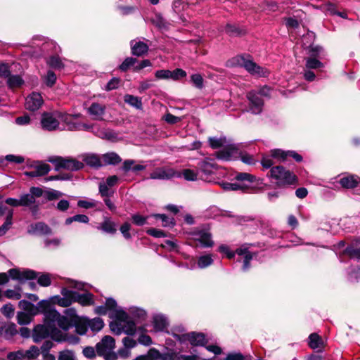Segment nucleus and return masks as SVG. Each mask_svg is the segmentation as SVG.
Here are the masks:
<instances>
[{
    "instance_id": "f257e3e1",
    "label": "nucleus",
    "mask_w": 360,
    "mask_h": 360,
    "mask_svg": "<svg viewBox=\"0 0 360 360\" xmlns=\"http://www.w3.org/2000/svg\"><path fill=\"white\" fill-rule=\"evenodd\" d=\"M105 306L110 311V317L113 319L110 323L111 331L117 335L122 333L132 335L136 333V326L131 320L128 314L121 307H118L117 302L113 298L106 299Z\"/></svg>"
},
{
    "instance_id": "f03ea898",
    "label": "nucleus",
    "mask_w": 360,
    "mask_h": 360,
    "mask_svg": "<svg viewBox=\"0 0 360 360\" xmlns=\"http://www.w3.org/2000/svg\"><path fill=\"white\" fill-rule=\"evenodd\" d=\"M62 297L54 296L53 302L63 307L71 305L73 302H78L82 306H89L94 304L93 295L90 292L79 293L76 291L63 288L61 290Z\"/></svg>"
},
{
    "instance_id": "7ed1b4c3",
    "label": "nucleus",
    "mask_w": 360,
    "mask_h": 360,
    "mask_svg": "<svg viewBox=\"0 0 360 360\" xmlns=\"http://www.w3.org/2000/svg\"><path fill=\"white\" fill-rule=\"evenodd\" d=\"M208 142L210 147L217 149L224 147L223 149L216 152V157L219 160H230L237 152V148L233 144L228 143L226 139L224 136L219 138L210 137Z\"/></svg>"
},
{
    "instance_id": "20e7f679",
    "label": "nucleus",
    "mask_w": 360,
    "mask_h": 360,
    "mask_svg": "<svg viewBox=\"0 0 360 360\" xmlns=\"http://www.w3.org/2000/svg\"><path fill=\"white\" fill-rule=\"evenodd\" d=\"M234 65L244 68L250 74L257 77H267L269 71L255 63L250 55H240L234 57L232 60Z\"/></svg>"
},
{
    "instance_id": "39448f33",
    "label": "nucleus",
    "mask_w": 360,
    "mask_h": 360,
    "mask_svg": "<svg viewBox=\"0 0 360 360\" xmlns=\"http://www.w3.org/2000/svg\"><path fill=\"white\" fill-rule=\"evenodd\" d=\"M267 176L274 181L278 186L290 185L295 182L296 176L283 166L272 167Z\"/></svg>"
},
{
    "instance_id": "423d86ee",
    "label": "nucleus",
    "mask_w": 360,
    "mask_h": 360,
    "mask_svg": "<svg viewBox=\"0 0 360 360\" xmlns=\"http://www.w3.org/2000/svg\"><path fill=\"white\" fill-rule=\"evenodd\" d=\"M115 347V339L110 336H104L96 345V353L105 360H116L117 354L113 351Z\"/></svg>"
},
{
    "instance_id": "0eeeda50",
    "label": "nucleus",
    "mask_w": 360,
    "mask_h": 360,
    "mask_svg": "<svg viewBox=\"0 0 360 360\" xmlns=\"http://www.w3.org/2000/svg\"><path fill=\"white\" fill-rule=\"evenodd\" d=\"M8 276L13 280H17L20 283L30 279H34L38 276V274L32 270L25 269L20 271L18 269H11L7 273H0V285L8 282Z\"/></svg>"
},
{
    "instance_id": "6e6552de",
    "label": "nucleus",
    "mask_w": 360,
    "mask_h": 360,
    "mask_svg": "<svg viewBox=\"0 0 360 360\" xmlns=\"http://www.w3.org/2000/svg\"><path fill=\"white\" fill-rule=\"evenodd\" d=\"M219 250L221 252L225 253L229 259L233 258L235 254L243 257V270L247 271L250 268V262L252 259L253 255L250 251H248V248L246 245H243L237 248L235 252L231 251L229 248L224 245L219 246Z\"/></svg>"
},
{
    "instance_id": "1a4fd4ad",
    "label": "nucleus",
    "mask_w": 360,
    "mask_h": 360,
    "mask_svg": "<svg viewBox=\"0 0 360 360\" xmlns=\"http://www.w3.org/2000/svg\"><path fill=\"white\" fill-rule=\"evenodd\" d=\"M62 116L63 112L60 111L44 112L41 118V127L47 131L56 130L59 127Z\"/></svg>"
},
{
    "instance_id": "9d476101",
    "label": "nucleus",
    "mask_w": 360,
    "mask_h": 360,
    "mask_svg": "<svg viewBox=\"0 0 360 360\" xmlns=\"http://www.w3.org/2000/svg\"><path fill=\"white\" fill-rule=\"evenodd\" d=\"M38 305L40 309L39 313L44 314V319L47 322L49 326L51 328H52V326H55V323L60 314L52 308L51 303L49 301L41 300L38 302Z\"/></svg>"
},
{
    "instance_id": "9b49d317",
    "label": "nucleus",
    "mask_w": 360,
    "mask_h": 360,
    "mask_svg": "<svg viewBox=\"0 0 360 360\" xmlns=\"http://www.w3.org/2000/svg\"><path fill=\"white\" fill-rule=\"evenodd\" d=\"M192 238L202 248H212L214 241L212 239V234L209 229L205 227L197 228L191 233Z\"/></svg>"
},
{
    "instance_id": "f8f14e48",
    "label": "nucleus",
    "mask_w": 360,
    "mask_h": 360,
    "mask_svg": "<svg viewBox=\"0 0 360 360\" xmlns=\"http://www.w3.org/2000/svg\"><path fill=\"white\" fill-rule=\"evenodd\" d=\"M51 162L56 165V169L63 168L70 171H77L82 169L84 163L74 158H56L55 160H51Z\"/></svg>"
},
{
    "instance_id": "ddd939ff",
    "label": "nucleus",
    "mask_w": 360,
    "mask_h": 360,
    "mask_svg": "<svg viewBox=\"0 0 360 360\" xmlns=\"http://www.w3.org/2000/svg\"><path fill=\"white\" fill-rule=\"evenodd\" d=\"M174 177L180 178L181 174L168 167H158L150 174V179L155 180H168Z\"/></svg>"
},
{
    "instance_id": "4468645a",
    "label": "nucleus",
    "mask_w": 360,
    "mask_h": 360,
    "mask_svg": "<svg viewBox=\"0 0 360 360\" xmlns=\"http://www.w3.org/2000/svg\"><path fill=\"white\" fill-rule=\"evenodd\" d=\"M178 340L181 342H189L193 346H205L207 340L205 335L202 333L191 332L176 335Z\"/></svg>"
},
{
    "instance_id": "2eb2a0df",
    "label": "nucleus",
    "mask_w": 360,
    "mask_h": 360,
    "mask_svg": "<svg viewBox=\"0 0 360 360\" xmlns=\"http://www.w3.org/2000/svg\"><path fill=\"white\" fill-rule=\"evenodd\" d=\"M247 98L249 101V111L257 115L262 111L264 101L258 95L256 90H252L247 94Z\"/></svg>"
},
{
    "instance_id": "dca6fc26",
    "label": "nucleus",
    "mask_w": 360,
    "mask_h": 360,
    "mask_svg": "<svg viewBox=\"0 0 360 360\" xmlns=\"http://www.w3.org/2000/svg\"><path fill=\"white\" fill-rule=\"evenodd\" d=\"M86 112L91 118L96 121L105 120L106 106L104 104L93 102L87 108Z\"/></svg>"
},
{
    "instance_id": "f3484780",
    "label": "nucleus",
    "mask_w": 360,
    "mask_h": 360,
    "mask_svg": "<svg viewBox=\"0 0 360 360\" xmlns=\"http://www.w3.org/2000/svg\"><path fill=\"white\" fill-rule=\"evenodd\" d=\"M44 103V99L41 94L32 92L25 99V107L30 111H36L39 109Z\"/></svg>"
},
{
    "instance_id": "a211bd4d",
    "label": "nucleus",
    "mask_w": 360,
    "mask_h": 360,
    "mask_svg": "<svg viewBox=\"0 0 360 360\" xmlns=\"http://www.w3.org/2000/svg\"><path fill=\"white\" fill-rule=\"evenodd\" d=\"M92 133L102 139L108 141H114L117 139V134L109 129L103 127L101 125L94 123Z\"/></svg>"
},
{
    "instance_id": "6ab92c4d",
    "label": "nucleus",
    "mask_w": 360,
    "mask_h": 360,
    "mask_svg": "<svg viewBox=\"0 0 360 360\" xmlns=\"http://www.w3.org/2000/svg\"><path fill=\"white\" fill-rule=\"evenodd\" d=\"M213 263V259L211 255H202L198 257L197 263L194 259H192L190 264L182 265L188 269H195L196 267L200 269H205L210 266Z\"/></svg>"
},
{
    "instance_id": "aec40b11",
    "label": "nucleus",
    "mask_w": 360,
    "mask_h": 360,
    "mask_svg": "<svg viewBox=\"0 0 360 360\" xmlns=\"http://www.w3.org/2000/svg\"><path fill=\"white\" fill-rule=\"evenodd\" d=\"M51 332H53L51 328L45 325L36 326L32 332V338L34 342H39L49 336Z\"/></svg>"
},
{
    "instance_id": "412c9836",
    "label": "nucleus",
    "mask_w": 360,
    "mask_h": 360,
    "mask_svg": "<svg viewBox=\"0 0 360 360\" xmlns=\"http://www.w3.org/2000/svg\"><path fill=\"white\" fill-rule=\"evenodd\" d=\"M27 231L30 234L37 235H51L52 233L51 229L44 222L32 224Z\"/></svg>"
},
{
    "instance_id": "4be33fe9",
    "label": "nucleus",
    "mask_w": 360,
    "mask_h": 360,
    "mask_svg": "<svg viewBox=\"0 0 360 360\" xmlns=\"http://www.w3.org/2000/svg\"><path fill=\"white\" fill-rule=\"evenodd\" d=\"M51 170L49 165L46 163H38L33 167L32 170L26 172L25 175L30 177H37L46 175Z\"/></svg>"
},
{
    "instance_id": "5701e85b",
    "label": "nucleus",
    "mask_w": 360,
    "mask_h": 360,
    "mask_svg": "<svg viewBox=\"0 0 360 360\" xmlns=\"http://www.w3.org/2000/svg\"><path fill=\"white\" fill-rule=\"evenodd\" d=\"M82 162L92 167H100L103 165L99 155L94 153H84L81 155Z\"/></svg>"
},
{
    "instance_id": "b1692460",
    "label": "nucleus",
    "mask_w": 360,
    "mask_h": 360,
    "mask_svg": "<svg viewBox=\"0 0 360 360\" xmlns=\"http://www.w3.org/2000/svg\"><path fill=\"white\" fill-rule=\"evenodd\" d=\"M131 53L136 56H141L148 51V46L143 41H131Z\"/></svg>"
},
{
    "instance_id": "393cba45",
    "label": "nucleus",
    "mask_w": 360,
    "mask_h": 360,
    "mask_svg": "<svg viewBox=\"0 0 360 360\" xmlns=\"http://www.w3.org/2000/svg\"><path fill=\"white\" fill-rule=\"evenodd\" d=\"M360 179L354 175L345 176L342 177L339 181V184L342 188H352L357 186Z\"/></svg>"
},
{
    "instance_id": "a878e982",
    "label": "nucleus",
    "mask_w": 360,
    "mask_h": 360,
    "mask_svg": "<svg viewBox=\"0 0 360 360\" xmlns=\"http://www.w3.org/2000/svg\"><path fill=\"white\" fill-rule=\"evenodd\" d=\"M200 169L206 174H210L212 172L213 169H217V164L213 159L205 158L198 164Z\"/></svg>"
},
{
    "instance_id": "bb28decb",
    "label": "nucleus",
    "mask_w": 360,
    "mask_h": 360,
    "mask_svg": "<svg viewBox=\"0 0 360 360\" xmlns=\"http://www.w3.org/2000/svg\"><path fill=\"white\" fill-rule=\"evenodd\" d=\"M19 307L31 314L32 315L37 314L39 313L40 309L38 304L37 306H34L31 302L24 300L19 302Z\"/></svg>"
},
{
    "instance_id": "cd10ccee",
    "label": "nucleus",
    "mask_w": 360,
    "mask_h": 360,
    "mask_svg": "<svg viewBox=\"0 0 360 360\" xmlns=\"http://www.w3.org/2000/svg\"><path fill=\"white\" fill-rule=\"evenodd\" d=\"M168 325L167 320L163 315H156L153 318V326L157 331H163Z\"/></svg>"
},
{
    "instance_id": "c85d7f7f",
    "label": "nucleus",
    "mask_w": 360,
    "mask_h": 360,
    "mask_svg": "<svg viewBox=\"0 0 360 360\" xmlns=\"http://www.w3.org/2000/svg\"><path fill=\"white\" fill-rule=\"evenodd\" d=\"M13 210H9L7 212L4 223L0 226V236H4L6 232L11 228L13 224Z\"/></svg>"
},
{
    "instance_id": "c756f323",
    "label": "nucleus",
    "mask_w": 360,
    "mask_h": 360,
    "mask_svg": "<svg viewBox=\"0 0 360 360\" xmlns=\"http://www.w3.org/2000/svg\"><path fill=\"white\" fill-rule=\"evenodd\" d=\"M124 101L129 105L134 107L136 109H142L141 98L130 94H126L124 96Z\"/></svg>"
},
{
    "instance_id": "7c9ffc66",
    "label": "nucleus",
    "mask_w": 360,
    "mask_h": 360,
    "mask_svg": "<svg viewBox=\"0 0 360 360\" xmlns=\"http://www.w3.org/2000/svg\"><path fill=\"white\" fill-rule=\"evenodd\" d=\"M134 163L135 161L133 160H127L123 162L122 169L127 172H129L130 169H131L133 172H138L144 170L146 169V166L142 165H136L133 166Z\"/></svg>"
},
{
    "instance_id": "2f4dec72",
    "label": "nucleus",
    "mask_w": 360,
    "mask_h": 360,
    "mask_svg": "<svg viewBox=\"0 0 360 360\" xmlns=\"http://www.w3.org/2000/svg\"><path fill=\"white\" fill-rule=\"evenodd\" d=\"M32 44L33 46L40 47L42 52L48 51L51 47L54 46V43L53 41L46 40L44 38L34 39Z\"/></svg>"
},
{
    "instance_id": "473e14b6",
    "label": "nucleus",
    "mask_w": 360,
    "mask_h": 360,
    "mask_svg": "<svg viewBox=\"0 0 360 360\" xmlns=\"http://www.w3.org/2000/svg\"><path fill=\"white\" fill-rule=\"evenodd\" d=\"M321 338L316 333H311L309 336V346L313 349H318L323 346Z\"/></svg>"
},
{
    "instance_id": "72a5a7b5",
    "label": "nucleus",
    "mask_w": 360,
    "mask_h": 360,
    "mask_svg": "<svg viewBox=\"0 0 360 360\" xmlns=\"http://www.w3.org/2000/svg\"><path fill=\"white\" fill-rule=\"evenodd\" d=\"M103 160L105 165H117L122 161L121 158L114 152L103 155Z\"/></svg>"
},
{
    "instance_id": "f704fd0d",
    "label": "nucleus",
    "mask_w": 360,
    "mask_h": 360,
    "mask_svg": "<svg viewBox=\"0 0 360 360\" xmlns=\"http://www.w3.org/2000/svg\"><path fill=\"white\" fill-rule=\"evenodd\" d=\"M86 321L89 328L94 332L101 330L104 326L103 321L98 317L92 319H87Z\"/></svg>"
},
{
    "instance_id": "c9c22d12",
    "label": "nucleus",
    "mask_w": 360,
    "mask_h": 360,
    "mask_svg": "<svg viewBox=\"0 0 360 360\" xmlns=\"http://www.w3.org/2000/svg\"><path fill=\"white\" fill-rule=\"evenodd\" d=\"M150 21L153 25L159 29H167L168 23L163 18V17L160 14H155L153 17L151 18Z\"/></svg>"
},
{
    "instance_id": "e433bc0d",
    "label": "nucleus",
    "mask_w": 360,
    "mask_h": 360,
    "mask_svg": "<svg viewBox=\"0 0 360 360\" xmlns=\"http://www.w3.org/2000/svg\"><path fill=\"white\" fill-rule=\"evenodd\" d=\"M22 289L19 285H16L14 289H8L4 292V295L8 299L11 300H20L21 295Z\"/></svg>"
},
{
    "instance_id": "4c0bfd02",
    "label": "nucleus",
    "mask_w": 360,
    "mask_h": 360,
    "mask_svg": "<svg viewBox=\"0 0 360 360\" xmlns=\"http://www.w3.org/2000/svg\"><path fill=\"white\" fill-rule=\"evenodd\" d=\"M316 57L310 56L306 58V68L307 69H320L323 68L324 65Z\"/></svg>"
},
{
    "instance_id": "58836bf2",
    "label": "nucleus",
    "mask_w": 360,
    "mask_h": 360,
    "mask_svg": "<svg viewBox=\"0 0 360 360\" xmlns=\"http://www.w3.org/2000/svg\"><path fill=\"white\" fill-rule=\"evenodd\" d=\"M101 227L104 232L108 233L114 234L116 232V224L108 218L104 219Z\"/></svg>"
},
{
    "instance_id": "ea45409f",
    "label": "nucleus",
    "mask_w": 360,
    "mask_h": 360,
    "mask_svg": "<svg viewBox=\"0 0 360 360\" xmlns=\"http://www.w3.org/2000/svg\"><path fill=\"white\" fill-rule=\"evenodd\" d=\"M129 314L131 315L133 319L138 321L144 320L146 316V311L137 307L130 308Z\"/></svg>"
},
{
    "instance_id": "a19ab883",
    "label": "nucleus",
    "mask_w": 360,
    "mask_h": 360,
    "mask_svg": "<svg viewBox=\"0 0 360 360\" xmlns=\"http://www.w3.org/2000/svg\"><path fill=\"white\" fill-rule=\"evenodd\" d=\"M56 326L64 330H68L73 324L67 317L60 314L59 318L55 323V326Z\"/></svg>"
},
{
    "instance_id": "79ce46f5",
    "label": "nucleus",
    "mask_w": 360,
    "mask_h": 360,
    "mask_svg": "<svg viewBox=\"0 0 360 360\" xmlns=\"http://www.w3.org/2000/svg\"><path fill=\"white\" fill-rule=\"evenodd\" d=\"M33 316L28 312L19 311L17 314L18 323L20 325H27L32 321Z\"/></svg>"
},
{
    "instance_id": "37998d69",
    "label": "nucleus",
    "mask_w": 360,
    "mask_h": 360,
    "mask_svg": "<svg viewBox=\"0 0 360 360\" xmlns=\"http://www.w3.org/2000/svg\"><path fill=\"white\" fill-rule=\"evenodd\" d=\"M3 330V333L6 338H11L18 333L17 326L13 323L5 325Z\"/></svg>"
},
{
    "instance_id": "c03bdc74",
    "label": "nucleus",
    "mask_w": 360,
    "mask_h": 360,
    "mask_svg": "<svg viewBox=\"0 0 360 360\" xmlns=\"http://www.w3.org/2000/svg\"><path fill=\"white\" fill-rule=\"evenodd\" d=\"M7 78V84L10 88L20 87L24 82L19 75H9Z\"/></svg>"
},
{
    "instance_id": "a18cd8bd",
    "label": "nucleus",
    "mask_w": 360,
    "mask_h": 360,
    "mask_svg": "<svg viewBox=\"0 0 360 360\" xmlns=\"http://www.w3.org/2000/svg\"><path fill=\"white\" fill-rule=\"evenodd\" d=\"M80 114H76L75 115L65 114L63 112V117L61 118V122H63L66 124L67 128L68 130L72 131V125L75 124V121H74L75 117H80Z\"/></svg>"
},
{
    "instance_id": "49530a36",
    "label": "nucleus",
    "mask_w": 360,
    "mask_h": 360,
    "mask_svg": "<svg viewBox=\"0 0 360 360\" xmlns=\"http://www.w3.org/2000/svg\"><path fill=\"white\" fill-rule=\"evenodd\" d=\"M40 352L37 346H31L29 349L24 350L25 360H30L36 359L39 356Z\"/></svg>"
},
{
    "instance_id": "de8ad7c7",
    "label": "nucleus",
    "mask_w": 360,
    "mask_h": 360,
    "mask_svg": "<svg viewBox=\"0 0 360 360\" xmlns=\"http://www.w3.org/2000/svg\"><path fill=\"white\" fill-rule=\"evenodd\" d=\"M270 154L277 161H284L288 158V151L281 149L271 150Z\"/></svg>"
},
{
    "instance_id": "09e8293b",
    "label": "nucleus",
    "mask_w": 360,
    "mask_h": 360,
    "mask_svg": "<svg viewBox=\"0 0 360 360\" xmlns=\"http://www.w3.org/2000/svg\"><path fill=\"white\" fill-rule=\"evenodd\" d=\"M235 179L238 181H242V182L248 181L250 183H252V182L255 181L256 176L254 175H252L249 173L240 172V173H238L236 175Z\"/></svg>"
},
{
    "instance_id": "8fccbe9b",
    "label": "nucleus",
    "mask_w": 360,
    "mask_h": 360,
    "mask_svg": "<svg viewBox=\"0 0 360 360\" xmlns=\"http://www.w3.org/2000/svg\"><path fill=\"white\" fill-rule=\"evenodd\" d=\"M179 172L181 174V177L183 176L187 181H195L198 178V173L193 169H186Z\"/></svg>"
},
{
    "instance_id": "3c124183",
    "label": "nucleus",
    "mask_w": 360,
    "mask_h": 360,
    "mask_svg": "<svg viewBox=\"0 0 360 360\" xmlns=\"http://www.w3.org/2000/svg\"><path fill=\"white\" fill-rule=\"evenodd\" d=\"M20 206H30L35 202V198L30 193L23 194L20 198Z\"/></svg>"
},
{
    "instance_id": "603ef678",
    "label": "nucleus",
    "mask_w": 360,
    "mask_h": 360,
    "mask_svg": "<svg viewBox=\"0 0 360 360\" xmlns=\"http://www.w3.org/2000/svg\"><path fill=\"white\" fill-rule=\"evenodd\" d=\"M58 360H76V356L72 351L65 349L59 352Z\"/></svg>"
},
{
    "instance_id": "864d4df0",
    "label": "nucleus",
    "mask_w": 360,
    "mask_h": 360,
    "mask_svg": "<svg viewBox=\"0 0 360 360\" xmlns=\"http://www.w3.org/2000/svg\"><path fill=\"white\" fill-rule=\"evenodd\" d=\"M222 188L226 191H238L243 190L245 186L239 183H229L225 182L221 184Z\"/></svg>"
},
{
    "instance_id": "5fc2aeb1",
    "label": "nucleus",
    "mask_w": 360,
    "mask_h": 360,
    "mask_svg": "<svg viewBox=\"0 0 360 360\" xmlns=\"http://www.w3.org/2000/svg\"><path fill=\"white\" fill-rule=\"evenodd\" d=\"M276 163V162L274 160V158L271 156V154L264 155L261 160V164L265 169L271 167Z\"/></svg>"
},
{
    "instance_id": "6e6d98bb",
    "label": "nucleus",
    "mask_w": 360,
    "mask_h": 360,
    "mask_svg": "<svg viewBox=\"0 0 360 360\" xmlns=\"http://www.w3.org/2000/svg\"><path fill=\"white\" fill-rule=\"evenodd\" d=\"M8 360H25L24 350L19 349L7 354Z\"/></svg>"
},
{
    "instance_id": "4d7b16f0",
    "label": "nucleus",
    "mask_w": 360,
    "mask_h": 360,
    "mask_svg": "<svg viewBox=\"0 0 360 360\" xmlns=\"http://www.w3.org/2000/svg\"><path fill=\"white\" fill-rule=\"evenodd\" d=\"M98 204V202L95 200L91 199V200H79L77 202V205L79 207L85 208V209H89L95 207Z\"/></svg>"
},
{
    "instance_id": "13d9d810",
    "label": "nucleus",
    "mask_w": 360,
    "mask_h": 360,
    "mask_svg": "<svg viewBox=\"0 0 360 360\" xmlns=\"http://www.w3.org/2000/svg\"><path fill=\"white\" fill-rule=\"evenodd\" d=\"M136 62V59L132 57L127 58L120 65V69L122 71H127L130 67L133 66Z\"/></svg>"
},
{
    "instance_id": "bf43d9fd",
    "label": "nucleus",
    "mask_w": 360,
    "mask_h": 360,
    "mask_svg": "<svg viewBox=\"0 0 360 360\" xmlns=\"http://www.w3.org/2000/svg\"><path fill=\"white\" fill-rule=\"evenodd\" d=\"M156 219H160L162 221L163 226H172L174 225L173 219L169 218L167 216L163 214H158L155 215Z\"/></svg>"
},
{
    "instance_id": "052dcab7",
    "label": "nucleus",
    "mask_w": 360,
    "mask_h": 360,
    "mask_svg": "<svg viewBox=\"0 0 360 360\" xmlns=\"http://www.w3.org/2000/svg\"><path fill=\"white\" fill-rule=\"evenodd\" d=\"M46 198L49 200H53L55 199H58L60 198L63 194L59 191L53 190V189H49L48 191H46L44 192Z\"/></svg>"
},
{
    "instance_id": "680f3d73",
    "label": "nucleus",
    "mask_w": 360,
    "mask_h": 360,
    "mask_svg": "<svg viewBox=\"0 0 360 360\" xmlns=\"http://www.w3.org/2000/svg\"><path fill=\"white\" fill-rule=\"evenodd\" d=\"M345 253L349 255L351 258H356L360 259V248H354L352 246L347 247L345 250Z\"/></svg>"
},
{
    "instance_id": "e2e57ef3",
    "label": "nucleus",
    "mask_w": 360,
    "mask_h": 360,
    "mask_svg": "<svg viewBox=\"0 0 360 360\" xmlns=\"http://www.w3.org/2000/svg\"><path fill=\"white\" fill-rule=\"evenodd\" d=\"M1 311L5 316L11 318L14 315L15 309L11 303H8L4 305Z\"/></svg>"
},
{
    "instance_id": "0e129e2a",
    "label": "nucleus",
    "mask_w": 360,
    "mask_h": 360,
    "mask_svg": "<svg viewBox=\"0 0 360 360\" xmlns=\"http://www.w3.org/2000/svg\"><path fill=\"white\" fill-rule=\"evenodd\" d=\"M38 283L44 287H47L51 285V277L48 274H42L38 277Z\"/></svg>"
},
{
    "instance_id": "69168bd1",
    "label": "nucleus",
    "mask_w": 360,
    "mask_h": 360,
    "mask_svg": "<svg viewBox=\"0 0 360 360\" xmlns=\"http://www.w3.org/2000/svg\"><path fill=\"white\" fill-rule=\"evenodd\" d=\"M171 79L172 80H179L181 78L185 77L186 76V72L184 70L181 68H176L173 71H171Z\"/></svg>"
},
{
    "instance_id": "338daca9",
    "label": "nucleus",
    "mask_w": 360,
    "mask_h": 360,
    "mask_svg": "<svg viewBox=\"0 0 360 360\" xmlns=\"http://www.w3.org/2000/svg\"><path fill=\"white\" fill-rule=\"evenodd\" d=\"M171 70H157L155 75L158 79H171Z\"/></svg>"
},
{
    "instance_id": "774afa93",
    "label": "nucleus",
    "mask_w": 360,
    "mask_h": 360,
    "mask_svg": "<svg viewBox=\"0 0 360 360\" xmlns=\"http://www.w3.org/2000/svg\"><path fill=\"white\" fill-rule=\"evenodd\" d=\"M56 82V75L55 73L49 70L47 72L46 76L45 77V83L48 86L51 87Z\"/></svg>"
}]
</instances>
